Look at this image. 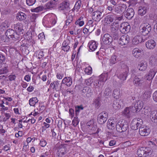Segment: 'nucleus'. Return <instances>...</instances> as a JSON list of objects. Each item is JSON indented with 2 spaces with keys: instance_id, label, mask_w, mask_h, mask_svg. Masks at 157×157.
I'll use <instances>...</instances> for the list:
<instances>
[{
  "instance_id": "7c9ffc66",
  "label": "nucleus",
  "mask_w": 157,
  "mask_h": 157,
  "mask_svg": "<svg viewBox=\"0 0 157 157\" xmlns=\"http://www.w3.org/2000/svg\"><path fill=\"white\" fill-rule=\"evenodd\" d=\"M147 10L148 8L146 6H140L138 10V13L140 16H143L146 13Z\"/></svg>"
},
{
  "instance_id": "aec40b11",
  "label": "nucleus",
  "mask_w": 157,
  "mask_h": 157,
  "mask_svg": "<svg viewBox=\"0 0 157 157\" xmlns=\"http://www.w3.org/2000/svg\"><path fill=\"white\" fill-rule=\"evenodd\" d=\"M8 65L6 63L0 64V75L6 74L9 72Z\"/></svg>"
},
{
  "instance_id": "774afa93",
  "label": "nucleus",
  "mask_w": 157,
  "mask_h": 157,
  "mask_svg": "<svg viewBox=\"0 0 157 157\" xmlns=\"http://www.w3.org/2000/svg\"><path fill=\"white\" fill-rule=\"evenodd\" d=\"M153 98L154 100L157 102V90L155 91L153 94Z\"/></svg>"
},
{
  "instance_id": "680f3d73",
  "label": "nucleus",
  "mask_w": 157,
  "mask_h": 157,
  "mask_svg": "<svg viewBox=\"0 0 157 157\" xmlns=\"http://www.w3.org/2000/svg\"><path fill=\"white\" fill-rule=\"evenodd\" d=\"M84 23L83 20L79 21L77 20L75 22L76 25H78L80 26H82L83 25Z\"/></svg>"
},
{
  "instance_id": "f03ea898",
  "label": "nucleus",
  "mask_w": 157,
  "mask_h": 157,
  "mask_svg": "<svg viewBox=\"0 0 157 157\" xmlns=\"http://www.w3.org/2000/svg\"><path fill=\"white\" fill-rule=\"evenodd\" d=\"M117 130L119 132H125L128 128V125L125 120H121L118 121Z\"/></svg>"
},
{
  "instance_id": "393cba45",
  "label": "nucleus",
  "mask_w": 157,
  "mask_h": 157,
  "mask_svg": "<svg viewBox=\"0 0 157 157\" xmlns=\"http://www.w3.org/2000/svg\"><path fill=\"white\" fill-rule=\"evenodd\" d=\"M98 43L94 41H91L89 42L88 44V46L92 51H95L97 48Z\"/></svg>"
},
{
  "instance_id": "2f4dec72",
  "label": "nucleus",
  "mask_w": 157,
  "mask_h": 157,
  "mask_svg": "<svg viewBox=\"0 0 157 157\" xmlns=\"http://www.w3.org/2000/svg\"><path fill=\"white\" fill-rule=\"evenodd\" d=\"M111 28V34L119 32V25L116 22H113L112 24Z\"/></svg>"
},
{
  "instance_id": "f8f14e48",
  "label": "nucleus",
  "mask_w": 157,
  "mask_h": 157,
  "mask_svg": "<svg viewBox=\"0 0 157 157\" xmlns=\"http://www.w3.org/2000/svg\"><path fill=\"white\" fill-rule=\"evenodd\" d=\"M131 26L127 22L122 23L120 28V31L123 33H127L129 32Z\"/></svg>"
},
{
  "instance_id": "4c0bfd02",
  "label": "nucleus",
  "mask_w": 157,
  "mask_h": 157,
  "mask_svg": "<svg viewBox=\"0 0 157 157\" xmlns=\"http://www.w3.org/2000/svg\"><path fill=\"white\" fill-rule=\"evenodd\" d=\"M13 28L15 32L17 33L21 32L23 30L22 24L21 23H18L14 24L13 26Z\"/></svg>"
},
{
  "instance_id": "0eeeda50",
  "label": "nucleus",
  "mask_w": 157,
  "mask_h": 157,
  "mask_svg": "<svg viewBox=\"0 0 157 157\" xmlns=\"http://www.w3.org/2000/svg\"><path fill=\"white\" fill-rule=\"evenodd\" d=\"M122 68L125 69L124 71L122 73L120 74L118 76V78L121 80L124 81L126 80L128 76L129 70L128 66L123 63L120 64Z\"/></svg>"
},
{
  "instance_id": "a211bd4d",
  "label": "nucleus",
  "mask_w": 157,
  "mask_h": 157,
  "mask_svg": "<svg viewBox=\"0 0 157 157\" xmlns=\"http://www.w3.org/2000/svg\"><path fill=\"white\" fill-rule=\"evenodd\" d=\"M142 107V105L140 104V102L138 101L135 104L134 106H129V108L131 109L132 113L137 112L140 111Z\"/></svg>"
},
{
  "instance_id": "09e8293b",
  "label": "nucleus",
  "mask_w": 157,
  "mask_h": 157,
  "mask_svg": "<svg viewBox=\"0 0 157 157\" xmlns=\"http://www.w3.org/2000/svg\"><path fill=\"white\" fill-rule=\"evenodd\" d=\"M8 27L7 24L5 22H3L0 25V30L1 31H3L6 30V29Z\"/></svg>"
},
{
  "instance_id": "a878e982",
  "label": "nucleus",
  "mask_w": 157,
  "mask_h": 157,
  "mask_svg": "<svg viewBox=\"0 0 157 157\" xmlns=\"http://www.w3.org/2000/svg\"><path fill=\"white\" fill-rule=\"evenodd\" d=\"M96 26V24L94 23L92 20L89 21L86 27H87L90 33L94 31Z\"/></svg>"
},
{
  "instance_id": "79ce46f5",
  "label": "nucleus",
  "mask_w": 157,
  "mask_h": 157,
  "mask_svg": "<svg viewBox=\"0 0 157 157\" xmlns=\"http://www.w3.org/2000/svg\"><path fill=\"white\" fill-rule=\"evenodd\" d=\"M82 3L80 0H78L76 2L74 8L72 9V10H76V11L77 12L79 10L80 8Z\"/></svg>"
},
{
  "instance_id": "8fccbe9b",
  "label": "nucleus",
  "mask_w": 157,
  "mask_h": 157,
  "mask_svg": "<svg viewBox=\"0 0 157 157\" xmlns=\"http://www.w3.org/2000/svg\"><path fill=\"white\" fill-rule=\"evenodd\" d=\"M111 35L113 39L114 40H118L120 37L119 32L111 33Z\"/></svg>"
},
{
  "instance_id": "6e6d98bb",
  "label": "nucleus",
  "mask_w": 157,
  "mask_h": 157,
  "mask_svg": "<svg viewBox=\"0 0 157 157\" xmlns=\"http://www.w3.org/2000/svg\"><path fill=\"white\" fill-rule=\"evenodd\" d=\"M111 91L110 89L108 87L106 88L104 92V94L105 96H109L111 94Z\"/></svg>"
},
{
  "instance_id": "9d476101",
  "label": "nucleus",
  "mask_w": 157,
  "mask_h": 157,
  "mask_svg": "<svg viewBox=\"0 0 157 157\" xmlns=\"http://www.w3.org/2000/svg\"><path fill=\"white\" fill-rule=\"evenodd\" d=\"M118 123V121L116 119H109L107 122V127L109 129L113 130L115 128L117 129Z\"/></svg>"
},
{
  "instance_id": "1a4fd4ad",
  "label": "nucleus",
  "mask_w": 157,
  "mask_h": 157,
  "mask_svg": "<svg viewBox=\"0 0 157 157\" xmlns=\"http://www.w3.org/2000/svg\"><path fill=\"white\" fill-rule=\"evenodd\" d=\"M127 8L126 5L124 4H120L117 5L114 8V12L117 14H121Z\"/></svg>"
},
{
  "instance_id": "e433bc0d",
  "label": "nucleus",
  "mask_w": 157,
  "mask_h": 157,
  "mask_svg": "<svg viewBox=\"0 0 157 157\" xmlns=\"http://www.w3.org/2000/svg\"><path fill=\"white\" fill-rule=\"evenodd\" d=\"M118 60H119L117 56L114 54L111 56L109 60V64L110 66H112L115 64Z\"/></svg>"
},
{
  "instance_id": "052dcab7",
  "label": "nucleus",
  "mask_w": 157,
  "mask_h": 157,
  "mask_svg": "<svg viewBox=\"0 0 157 157\" xmlns=\"http://www.w3.org/2000/svg\"><path fill=\"white\" fill-rule=\"evenodd\" d=\"M137 3L136 0H130L129 6H135Z\"/></svg>"
},
{
  "instance_id": "c03bdc74",
  "label": "nucleus",
  "mask_w": 157,
  "mask_h": 157,
  "mask_svg": "<svg viewBox=\"0 0 157 157\" xmlns=\"http://www.w3.org/2000/svg\"><path fill=\"white\" fill-rule=\"evenodd\" d=\"M151 92L149 90L145 91L144 92L142 95V98L144 100H146L151 97Z\"/></svg>"
},
{
  "instance_id": "864d4df0",
  "label": "nucleus",
  "mask_w": 157,
  "mask_h": 157,
  "mask_svg": "<svg viewBox=\"0 0 157 157\" xmlns=\"http://www.w3.org/2000/svg\"><path fill=\"white\" fill-rule=\"evenodd\" d=\"M36 0H26L27 4L29 6H32L34 5Z\"/></svg>"
},
{
  "instance_id": "37998d69",
  "label": "nucleus",
  "mask_w": 157,
  "mask_h": 157,
  "mask_svg": "<svg viewBox=\"0 0 157 157\" xmlns=\"http://www.w3.org/2000/svg\"><path fill=\"white\" fill-rule=\"evenodd\" d=\"M67 19L66 21V25L68 26L73 20V15L69 14L67 16Z\"/></svg>"
},
{
  "instance_id": "bb28decb",
  "label": "nucleus",
  "mask_w": 157,
  "mask_h": 157,
  "mask_svg": "<svg viewBox=\"0 0 157 157\" xmlns=\"http://www.w3.org/2000/svg\"><path fill=\"white\" fill-rule=\"evenodd\" d=\"M88 126V128L90 130L94 131H95L97 128V127L94 123L93 120H90L86 124Z\"/></svg>"
},
{
  "instance_id": "39448f33",
  "label": "nucleus",
  "mask_w": 157,
  "mask_h": 157,
  "mask_svg": "<svg viewBox=\"0 0 157 157\" xmlns=\"http://www.w3.org/2000/svg\"><path fill=\"white\" fill-rule=\"evenodd\" d=\"M143 123V121L141 119L139 120L136 118L133 119L130 124L131 128L132 129L135 130L139 128Z\"/></svg>"
},
{
  "instance_id": "f3484780",
  "label": "nucleus",
  "mask_w": 157,
  "mask_h": 157,
  "mask_svg": "<svg viewBox=\"0 0 157 157\" xmlns=\"http://www.w3.org/2000/svg\"><path fill=\"white\" fill-rule=\"evenodd\" d=\"M82 95L84 97H90L92 95V91L91 89L89 87H85L82 90Z\"/></svg>"
},
{
  "instance_id": "f257e3e1",
  "label": "nucleus",
  "mask_w": 157,
  "mask_h": 157,
  "mask_svg": "<svg viewBox=\"0 0 157 157\" xmlns=\"http://www.w3.org/2000/svg\"><path fill=\"white\" fill-rule=\"evenodd\" d=\"M6 35L2 37V40L4 42H8L10 40H16L18 39L19 35L14 30L9 29L5 33Z\"/></svg>"
},
{
  "instance_id": "58836bf2",
  "label": "nucleus",
  "mask_w": 157,
  "mask_h": 157,
  "mask_svg": "<svg viewBox=\"0 0 157 157\" xmlns=\"http://www.w3.org/2000/svg\"><path fill=\"white\" fill-rule=\"evenodd\" d=\"M59 81L57 80L52 82L50 84V86L53 89H54L57 91L59 90Z\"/></svg>"
},
{
  "instance_id": "20e7f679",
  "label": "nucleus",
  "mask_w": 157,
  "mask_h": 157,
  "mask_svg": "<svg viewBox=\"0 0 157 157\" xmlns=\"http://www.w3.org/2000/svg\"><path fill=\"white\" fill-rule=\"evenodd\" d=\"M145 81L143 74H140L136 75L134 78L133 83L136 86H141Z\"/></svg>"
},
{
  "instance_id": "69168bd1",
  "label": "nucleus",
  "mask_w": 157,
  "mask_h": 157,
  "mask_svg": "<svg viewBox=\"0 0 157 157\" xmlns=\"http://www.w3.org/2000/svg\"><path fill=\"white\" fill-rule=\"evenodd\" d=\"M47 144V142L44 139H42L40 141V144L42 147H45Z\"/></svg>"
},
{
  "instance_id": "de8ad7c7",
  "label": "nucleus",
  "mask_w": 157,
  "mask_h": 157,
  "mask_svg": "<svg viewBox=\"0 0 157 157\" xmlns=\"http://www.w3.org/2000/svg\"><path fill=\"white\" fill-rule=\"evenodd\" d=\"M84 108L82 105H77L75 107V112L76 116L79 114L80 110H82Z\"/></svg>"
},
{
  "instance_id": "a18cd8bd",
  "label": "nucleus",
  "mask_w": 157,
  "mask_h": 157,
  "mask_svg": "<svg viewBox=\"0 0 157 157\" xmlns=\"http://www.w3.org/2000/svg\"><path fill=\"white\" fill-rule=\"evenodd\" d=\"M100 99L98 98L94 100L93 103V105L95 108H98L100 105Z\"/></svg>"
},
{
  "instance_id": "4d7b16f0",
  "label": "nucleus",
  "mask_w": 157,
  "mask_h": 157,
  "mask_svg": "<svg viewBox=\"0 0 157 157\" xmlns=\"http://www.w3.org/2000/svg\"><path fill=\"white\" fill-rule=\"evenodd\" d=\"M156 71V70L155 68L151 69L149 71V74H150L151 77H154Z\"/></svg>"
},
{
  "instance_id": "c756f323",
  "label": "nucleus",
  "mask_w": 157,
  "mask_h": 157,
  "mask_svg": "<svg viewBox=\"0 0 157 157\" xmlns=\"http://www.w3.org/2000/svg\"><path fill=\"white\" fill-rule=\"evenodd\" d=\"M132 112L129 107L126 108L122 112V115L123 116L129 118L130 117Z\"/></svg>"
},
{
  "instance_id": "ddd939ff",
  "label": "nucleus",
  "mask_w": 157,
  "mask_h": 157,
  "mask_svg": "<svg viewBox=\"0 0 157 157\" xmlns=\"http://www.w3.org/2000/svg\"><path fill=\"white\" fill-rule=\"evenodd\" d=\"M69 4L68 2L64 1L59 4V9L60 10H63L64 12V14L67 15L66 13L70 9L69 7Z\"/></svg>"
},
{
  "instance_id": "4be33fe9",
  "label": "nucleus",
  "mask_w": 157,
  "mask_h": 157,
  "mask_svg": "<svg viewBox=\"0 0 157 157\" xmlns=\"http://www.w3.org/2000/svg\"><path fill=\"white\" fill-rule=\"evenodd\" d=\"M142 52L143 50L141 49L136 48L133 49L132 54L134 56L137 58L141 56Z\"/></svg>"
},
{
  "instance_id": "13d9d810",
  "label": "nucleus",
  "mask_w": 157,
  "mask_h": 157,
  "mask_svg": "<svg viewBox=\"0 0 157 157\" xmlns=\"http://www.w3.org/2000/svg\"><path fill=\"white\" fill-rule=\"evenodd\" d=\"M38 15L37 14L33 13L30 17V20L32 22L35 21Z\"/></svg>"
},
{
  "instance_id": "423d86ee",
  "label": "nucleus",
  "mask_w": 157,
  "mask_h": 157,
  "mask_svg": "<svg viewBox=\"0 0 157 157\" xmlns=\"http://www.w3.org/2000/svg\"><path fill=\"white\" fill-rule=\"evenodd\" d=\"M140 28V33L144 36L147 35L151 32V25L147 23L144 24L143 27Z\"/></svg>"
},
{
  "instance_id": "6ab92c4d",
  "label": "nucleus",
  "mask_w": 157,
  "mask_h": 157,
  "mask_svg": "<svg viewBox=\"0 0 157 157\" xmlns=\"http://www.w3.org/2000/svg\"><path fill=\"white\" fill-rule=\"evenodd\" d=\"M134 12L133 9L129 8L125 12V16L128 19H131L134 15Z\"/></svg>"
},
{
  "instance_id": "c9c22d12",
  "label": "nucleus",
  "mask_w": 157,
  "mask_h": 157,
  "mask_svg": "<svg viewBox=\"0 0 157 157\" xmlns=\"http://www.w3.org/2000/svg\"><path fill=\"white\" fill-rule=\"evenodd\" d=\"M16 17L17 19L19 21H24L26 19L27 16L24 13L20 12L17 13Z\"/></svg>"
},
{
  "instance_id": "f704fd0d",
  "label": "nucleus",
  "mask_w": 157,
  "mask_h": 157,
  "mask_svg": "<svg viewBox=\"0 0 157 157\" xmlns=\"http://www.w3.org/2000/svg\"><path fill=\"white\" fill-rule=\"evenodd\" d=\"M56 2L55 1H50L45 4L44 7V9H50L54 8L56 6Z\"/></svg>"
},
{
  "instance_id": "bf43d9fd",
  "label": "nucleus",
  "mask_w": 157,
  "mask_h": 157,
  "mask_svg": "<svg viewBox=\"0 0 157 157\" xmlns=\"http://www.w3.org/2000/svg\"><path fill=\"white\" fill-rule=\"evenodd\" d=\"M62 50L64 52H68L70 49V47L69 45L66 46H62L61 47Z\"/></svg>"
},
{
  "instance_id": "cd10ccee",
  "label": "nucleus",
  "mask_w": 157,
  "mask_h": 157,
  "mask_svg": "<svg viewBox=\"0 0 157 157\" xmlns=\"http://www.w3.org/2000/svg\"><path fill=\"white\" fill-rule=\"evenodd\" d=\"M150 118L152 122L157 123V110L151 112Z\"/></svg>"
},
{
  "instance_id": "c85d7f7f",
  "label": "nucleus",
  "mask_w": 157,
  "mask_h": 157,
  "mask_svg": "<svg viewBox=\"0 0 157 157\" xmlns=\"http://www.w3.org/2000/svg\"><path fill=\"white\" fill-rule=\"evenodd\" d=\"M72 82V79L70 77H65L62 80L61 84H65L68 86H70Z\"/></svg>"
},
{
  "instance_id": "603ef678",
  "label": "nucleus",
  "mask_w": 157,
  "mask_h": 157,
  "mask_svg": "<svg viewBox=\"0 0 157 157\" xmlns=\"http://www.w3.org/2000/svg\"><path fill=\"white\" fill-rule=\"evenodd\" d=\"M145 115H148L151 111V109L148 107H145L144 108V111H143Z\"/></svg>"
},
{
  "instance_id": "3c124183",
  "label": "nucleus",
  "mask_w": 157,
  "mask_h": 157,
  "mask_svg": "<svg viewBox=\"0 0 157 157\" xmlns=\"http://www.w3.org/2000/svg\"><path fill=\"white\" fill-rule=\"evenodd\" d=\"M79 121L77 117H75L72 121V124L74 126H76L78 124Z\"/></svg>"
},
{
  "instance_id": "5fc2aeb1",
  "label": "nucleus",
  "mask_w": 157,
  "mask_h": 157,
  "mask_svg": "<svg viewBox=\"0 0 157 157\" xmlns=\"http://www.w3.org/2000/svg\"><path fill=\"white\" fill-rule=\"evenodd\" d=\"M57 20V17L54 16L52 17L50 19V22L53 25H54L56 24Z\"/></svg>"
},
{
  "instance_id": "0e129e2a",
  "label": "nucleus",
  "mask_w": 157,
  "mask_h": 157,
  "mask_svg": "<svg viewBox=\"0 0 157 157\" xmlns=\"http://www.w3.org/2000/svg\"><path fill=\"white\" fill-rule=\"evenodd\" d=\"M85 72L88 75H90L92 73V69L90 67H88L86 68Z\"/></svg>"
},
{
  "instance_id": "b1692460",
  "label": "nucleus",
  "mask_w": 157,
  "mask_h": 157,
  "mask_svg": "<svg viewBox=\"0 0 157 157\" xmlns=\"http://www.w3.org/2000/svg\"><path fill=\"white\" fill-rule=\"evenodd\" d=\"M156 45V43L152 40H148L146 43V46L149 49H152L154 48Z\"/></svg>"
},
{
  "instance_id": "412c9836",
  "label": "nucleus",
  "mask_w": 157,
  "mask_h": 157,
  "mask_svg": "<svg viewBox=\"0 0 157 157\" xmlns=\"http://www.w3.org/2000/svg\"><path fill=\"white\" fill-rule=\"evenodd\" d=\"M145 40V39L144 37L141 36H135L132 40V43L134 45L138 44L139 43L141 42H143Z\"/></svg>"
},
{
  "instance_id": "72a5a7b5",
  "label": "nucleus",
  "mask_w": 157,
  "mask_h": 157,
  "mask_svg": "<svg viewBox=\"0 0 157 157\" xmlns=\"http://www.w3.org/2000/svg\"><path fill=\"white\" fill-rule=\"evenodd\" d=\"M147 66V63L146 61H142L139 63L138 68L140 71H143L146 69Z\"/></svg>"
},
{
  "instance_id": "e2e57ef3",
  "label": "nucleus",
  "mask_w": 157,
  "mask_h": 157,
  "mask_svg": "<svg viewBox=\"0 0 157 157\" xmlns=\"http://www.w3.org/2000/svg\"><path fill=\"white\" fill-rule=\"evenodd\" d=\"M16 77L15 75H10L9 76V80L10 81H15Z\"/></svg>"
},
{
  "instance_id": "49530a36",
  "label": "nucleus",
  "mask_w": 157,
  "mask_h": 157,
  "mask_svg": "<svg viewBox=\"0 0 157 157\" xmlns=\"http://www.w3.org/2000/svg\"><path fill=\"white\" fill-rule=\"evenodd\" d=\"M119 92L120 90L118 89H116L113 90V95L114 98L116 99L119 98L120 95Z\"/></svg>"
},
{
  "instance_id": "ea45409f",
  "label": "nucleus",
  "mask_w": 157,
  "mask_h": 157,
  "mask_svg": "<svg viewBox=\"0 0 157 157\" xmlns=\"http://www.w3.org/2000/svg\"><path fill=\"white\" fill-rule=\"evenodd\" d=\"M108 77V73H102L99 76V81L100 82H105L107 80Z\"/></svg>"
},
{
  "instance_id": "9b49d317",
  "label": "nucleus",
  "mask_w": 157,
  "mask_h": 157,
  "mask_svg": "<svg viewBox=\"0 0 157 157\" xmlns=\"http://www.w3.org/2000/svg\"><path fill=\"white\" fill-rule=\"evenodd\" d=\"M103 43L106 45L110 44L113 41V38L109 34H105L102 38Z\"/></svg>"
},
{
  "instance_id": "2eb2a0df",
  "label": "nucleus",
  "mask_w": 157,
  "mask_h": 157,
  "mask_svg": "<svg viewBox=\"0 0 157 157\" xmlns=\"http://www.w3.org/2000/svg\"><path fill=\"white\" fill-rule=\"evenodd\" d=\"M129 40V36L127 34H124L120 38L119 43L122 45H125L128 44Z\"/></svg>"
},
{
  "instance_id": "338daca9",
  "label": "nucleus",
  "mask_w": 157,
  "mask_h": 157,
  "mask_svg": "<svg viewBox=\"0 0 157 157\" xmlns=\"http://www.w3.org/2000/svg\"><path fill=\"white\" fill-rule=\"evenodd\" d=\"M83 33L86 34H90V31H89L88 29L87 28V27H86L85 28H84L83 29Z\"/></svg>"
},
{
  "instance_id": "7ed1b4c3",
  "label": "nucleus",
  "mask_w": 157,
  "mask_h": 157,
  "mask_svg": "<svg viewBox=\"0 0 157 157\" xmlns=\"http://www.w3.org/2000/svg\"><path fill=\"white\" fill-rule=\"evenodd\" d=\"M152 152L149 147H142L137 151V154L140 157H146L151 154Z\"/></svg>"
},
{
  "instance_id": "473e14b6",
  "label": "nucleus",
  "mask_w": 157,
  "mask_h": 157,
  "mask_svg": "<svg viewBox=\"0 0 157 157\" xmlns=\"http://www.w3.org/2000/svg\"><path fill=\"white\" fill-rule=\"evenodd\" d=\"M113 14H109L106 16L105 18V22L107 24H109L113 22L114 20Z\"/></svg>"
},
{
  "instance_id": "6e6552de",
  "label": "nucleus",
  "mask_w": 157,
  "mask_h": 157,
  "mask_svg": "<svg viewBox=\"0 0 157 157\" xmlns=\"http://www.w3.org/2000/svg\"><path fill=\"white\" fill-rule=\"evenodd\" d=\"M108 115L107 113L104 111L99 113L97 117V121L100 124H103L107 121Z\"/></svg>"
},
{
  "instance_id": "a19ab883",
  "label": "nucleus",
  "mask_w": 157,
  "mask_h": 157,
  "mask_svg": "<svg viewBox=\"0 0 157 157\" xmlns=\"http://www.w3.org/2000/svg\"><path fill=\"white\" fill-rule=\"evenodd\" d=\"M38 102V100L36 97L32 98L29 100V104L31 106H34Z\"/></svg>"
},
{
  "instance_id": "4468645a",
  "label": "nucleus",
  "mask_w": 157,
  "mask_h": 157,
  "mask_svg": "<svg viewBox=\"0 0 157 157\" xmlns=\"http://www.w3.org/2000/svg\"><path fill=\"white\" fill-rule=\"evenodd\" d=\"M92 17L94 21H99L102 17L101 12L98 10L94 11L92 13Z\"/></svg>"
},
{
  "instance_id": "dca6fc26",
  "label": "nucleus",
  "mask_w": 157,
  "mask_h": 157,
  "mask_svg": "<svg viewBox=\"0 0 157 157\" xmlns=\"http://www.w3.org/2000/svg\"><path fill=\"white\" fill-rule=\"evenodd\" d=\"M150 131V129L147 126L143 127L141 126L139 128V133L142 136H147L149 134Z\"/></svg>"
},
{
  "instance_id": "5701e85b",
  "label": "nucleus",
  "mask_w": 157,
  "mask_h": 157,
  "mask_svg": "<svg viewBox=\"0 0 157 157\" xmlns=\"http://www.w3.org/2000/svg\"><path fill=\"white\" fill-rule=\"evenodd\" d=\"M113 107L115 109H119L123 106L122 100L114 101L113 102Z\"/></svg>"
}]
</instances>
